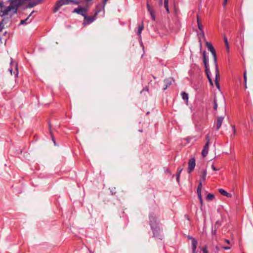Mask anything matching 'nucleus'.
Instances as JSON below:
<instances>
[{"label":"nucleus","instance_id":"obj_17","mask_svg":"<svg viewBox=\"0 0 253 253\" xmlns=\"http://www.w3.org/2000/svg\"><path fill=\"white\" fill-rule=\"evenodd\" d=\"M182 98L184 100H185L186 103L188 102V94L185 92H183L181 93Z\"/></svg>","mask_w":253,"mask_h":253},{"label":"nucleus","instance_id":"obj_38","mask_svg":"<svg viewBox=\"0 0 253 253\" xmlns=\"http://www.w3.org/2000/svg\"><path fill=\"white\" fill-rule=\"evenodd\" d=\"M223 248L224 250H229V249H230L231 247L230 246H225V247H223Z\"/></svg>","mask_w":253,"mask_h":253},{"label":"nucleus","instance_id":"obj_15","mask_svg":"<svg viewBox=\"0 0 253 253\" xmlns=\"http://www.w3.org/2000/svg\"><path fill=\"white\" fill-rule=\"evenodd\" d=\"M197 241L196 240L194 239L192 241V246L193 249V252H195V250L197 248Z\"/></svg>","mask_w":253,"mask_h":253},{"label":"nucleus","instance_id":"obj_5","mask_svg":"<svg viewBox=\"0 0 253 253\" xmlns=\"http://www.w3.org/2000/svg\"><path fill=\"white\" fill-rule=\"evenodd\" d=\"M215 84L218 89H219L220 85L219 84V82L220 80V75H219V71L218 68V65H216L215 67Z\"/></svg>","mask_w":253,"mask_h":253},{"label":"nucleus","instance_id":"obj_34","mask_svg":"<svg viewBox=\"0 0 253 253\" xmlns=\"http://www.w3.org/2000/svg\"><path fill=\"white\" fill-rule=\"evenodd\" d=\"M202 250L204 253H208V250L206 247L203 248Z\"/></svg>","mask_w":253,"mask_h":253},{"label":"nucleus","instance_id":"obj_2","mask_svg":"<svg viewBox=\"0 0 253 253\" xmlns=\"http://www.w3.org/2000/svg\"><path fill=\"white\" fill-rule=\"evenodd\" d=\"M9 21L8 18H4L0 22V37H1L7 33L6 31L3 32V30L7 27V24Z\"/></svg>","mask_w":253,"mask_h":253},{"label":"nucleus","instance_id":"obj_42","mask_svg":"<svg viewBox=\"0 0 253 253\" xmlns=\"http://www.w3.org/2000/svg\"><path fill=\"white\" fill-rule=\"evenodd\" d=\"M3 7L2 5V2H0V11L1 12V10H2V7Z\"/></svg>","mask_w":253,"mask_h":253},{"label":"nucleus","instance_id":"obj_49","mask_svg":"<svg viewBox=\"0 0 253 253\" xmlns=\"http://www.w3.org/2000/svg\"><path fill=\"white\" fill-rule=\"evenodd\" d=\"M223 108L225 109V101H224V99H223Z\"/></svg>","mask_w":253,"mask_h":253},{"label":"nucleus","instance_id":"obj_8","mask_svg":"<svg viewBox=\"0 0 253 253\" xmlns=\"http://www.w3.org/2000/svg\"><path fill=\"white\" fill-rule=\"evenodd\" d=\"M74 12H76L78 14H81L84 17V16H85L86 10L84 8L80 7L75 9L74 10Z\"/></svg>","mask_w":253,"mask_h":253},{"label":"nucleus","instance_id":"obj_20","mask_svg":"<svg viewBox=\"0 0 253 253\" xmlns=\"http://www.w3.org/2000/svg\"><path fill=\"white\" fill-rule=\"evenodd\" d=\"M214 198V196L212 194H209L207 196L206 199L207 200H212Z\"/></svg>","mask_w":253,"mask_h":253},{"label":"nucleus","instance_id":"obj_21","mask_svg":"<svg viewBox=\"0 0 253 253\" xmlns=\"http://www.w3.org/2000/svg\"><path fill=\"white\" fill-rule=\"evenodd\" d=\"M205 72L206 74L207 75V78L209 79V78H211L210 76V69L208 67V66H207V67H205Z\"/></svg>","mask_w":253,"mask_h":253},{"label":"nucleus","instance_id":"obj_35","mask_svg":"<svg viewBox=\"0 0 253 253\" xmlns=\"http://www.w3.org/2000/svg\"><path fill=\"white\" fill-rule=\"evenodd\" d=\"M211 168L213 170H215V171H217L219 169L216 168L213 165H211Z\"/></svg>","mask_w":253,"mask_h":253},{"label":"nucleus","instance_id":"obj_31","mask_svg":"<svg viewBox=\"0 0 253 253\" xmlns=\"http://www.w3.org/2000/svg\"><path fill=\"white\" fill-rule=\"evenodd\" d=\"M180 174L179 173H177L176 174V181L179 182V177H180Z\"/></svg>","mask_w":253,"mask_h":253},{"label":"nucleus","instance_id":"obj_32","mask_svg":"<svg viewBox=\"0 0 253 253\" xmlns=\"http://www.w3.org/2000/svg\"><path fill=\"white\" fill-rule=\"evenodd\" d=\"M232 127L233 130V134L234 135H236V128H235V126H232Z\"/></svg>","mask_w":253,"mask_h":253},{"label":"nucleus","instance_id":"obj_48","mask_svg":"<svg viewBox=\"0 0 253 253\" xmlns=\"http://www.w3.org/2000/svg\"><path fill=\"white\" fill-rule=\"evenodd\" d=\"M217 226V227H218V226H220V224H219V223H218V222H216V223H215V226Z\"/></svg>","mask_w":253,"mask_h":253},{"label":"nucleus","instance_id":"obj_25","mask_svg":"<svg viewBox=\"0 0 253 253\" xmlns=\"http://www.w3.org/2000/svg\"><path fill=\"white\" fill-rule=\"evenodd\" d=\"M244 81H245V87L247 88V74H246V71L245 72V73L244 74Z\"/></svg>","mask_w":253,"mask_h":253},{"label":"nucleus","instance_id":"obj_33","mask_svg":"<svg viewBox=\"0 0 253 253\" xmlns=\"http://www.w3.org/2000/svg\"><path fill=\"white\" fill-rule=\"evenodd\" d=\"M202 182L200 180L197 188H200V189H202Z\"/></svg>","mask_w":253,"mask_h":253},{"label":"nucleus","instance_id":"obj_26","mask_svg":"<svg viewBox=\"0 0 253 253\" xmlns=\"http://www.w3.org/2000/svg\"><path fill=\"white\" fill-rule=\"evenodd\" d=\"M201 190L202 189H200V188H197V194H198V196L199 199H201V197H202V195H201Z\"/></svg>","mask_w":253,"mask_h":253},{"label":"nucleus","instance_id":"obj_14","mask_svg":"<svg viewBox=\"0 0 253 253\" xmlns=\"http://www.w3.org/2000/svg\"><path fill=\"white\" fill-rule=\"evenodd\" d=\"M41 2V0H38L36 2H30L28 3L29 7H33L37 5L38 4H40Z\"/></svg>","mask_w":253,"mask_h":253},{"label":"nucleus","instance_id":"obj_12","mask_svg":"<svg viewBox=\"0 0 253 253\" xmlns=\"http://www.w3.org/2000/svg\"><path fill=\"white\" fill-rule=\"evenodd\" d=\"M203 63L204 64L205 67H207V66H208V59L207 57L206 56V52L204 51L203 53Z\"/></svg>","mask_w":253,"mask_h":253},{"label":"nucleus","instance_id":"obj_44","mask_svg":"<svg viewBox=\"0 0 253 253\" xmlns=\"http://www.w3.org/2000/svg\"><path fill=\"white\" fill-rule=\"evenodd\" d=\"M227 0H224V2H223V5L224 6H225L227 3Z\"/></svg>","mask_w":253,"mask_h":253},{"label":"nucleus","instance_id":"obj_41","mask_svg":"<svg viewBox=\"0 0 253 253\" xmlns=\"http://www.w3.org/2000/svg\"><path fill=\"white\" fill-rule=\"evenodd\" d=\"M187 238H188V239L189 240H191V241H193V240H194V239H194L192 237L190 236H188Z\"/></svg>","mask_w":253,"mask_h":253},{"label":"nucleus","instance_id":"obj_3","mask_svg":"<svg viewBox=\"0 0 253 253\" xmlns=\"http://www.w3.org/2000/svg\"><path fill=\"white\" fill-rule=\"evenodd\" d=\"M206 45L207 47L208 48V50L211 53L212 55H213V61H214V64L215 66V67H216V65H217V57H216V53L215 52V50L212 46V45L211 44V43L209 42H207L206 43Z\"/></svg>","mask_w":253,"mask_h":253},{"label":"nucleus","instance_id":"obj_11","mask_svg":"<svg viewBox=\"0 0 253 253\" xmlns=\"http://www.w3.org/2000/svg\"><path fill=\"white\" fill-rule=\"evenodd\" d=\"M147 7L148 11L149 12V13L151 15V18H152L153 20H155V16L154 14V12L153 11V10L151 9V6H150L148 1H147Z\"/></svg>","mask_w":253,"mask_h":253},{"label":"nucleus","instance_id":"obj_39","mask_svg":"<svg viewBox=\"0 0 253 253\" xmlns=\"http://www.w3.org/2000/svg\"><path fill=\"white\" fill-rule=\"evenodd\" d=\"M159 4L160 6H162L163 5V0H159Z\"/></svg>","mask_w":253,"mask_h":253},{"label":"nucleus","instance_id":"obj_52","mask_svg":"<svg viewBox=\"0 0 253 253\" xmlns=\"http://www.w3.org/2000/svg\"><path fill=\"white\" fill-rule=\"evenodd\" d=\"M164 1L169 2V0H164Z\"/></svg>","mask_w":253,"mask_h":253},{"label":"nucleus","instance_id":"obj_10","mask_svg":"<svg viewBox=\"0 0 253 253\" xmlns=\"http://www.w3.org/2000/svg\"><path fill=\"white\" fill-rule=\"evenodd\" d=\"M209 144V143H206L204 147V148L202 151V155L203 157H205L208 153Z\"/></svg>","mask_w":253,"mask_h":253},{"label":"nucleus","instance_id":"obj_40","mask_svg":"<svg viewBox=\"0 0 253 253\" xmlns=\"http://www.w3.org/2000/svg\"><path fill=\"white\" fill-rule=\"evenodd\" d=\"M108 0H104V1H103V3H103V8H104L105 5V4H106V2H107V1Z\"/></svg>","mask_w":253,"mask_h":253},{"label":"nucleus","instance_id":"obj_13","mask_svg":"<svg viewBox=\"0 0 253 253\" xmlns=\"http://www.w3.org/2000/svg\"><path fill=\"white\" fill-rule=\"evenodd\" d=\"M218 192L222 195L226 196L227 197H231L232 195L230 193H228L225 190L223 189H219Z\"/></svg>","mask_w":253,"mask_h":253},{"label":"nucleus","instance_id":"obj_1","mask_svg":"<svg viewBox=\"0 0 253 253\" xmlns=\"http://www.w3.org/2000/svg\"><path fill=\"white\" fill-rule=\"evenodd\" d=\"M70 3H73L76 5L79 4V2L77 0H59L56 2L53 11L56 12L58 11L61 6L64 5L69 4Z\"/></svg>","mask_w":253,"mask_h":253},{"label":"nucleus","instance_id":"obj_6","mask_svg":"<svg viewBox=\"0 0 253 253\" xmlns=\"http://www.w3.org/2000/svg\"><path fill=\"white\" fill-rule=\"evenodd\" d=\"M196 163L195 160L194 158H192L190 159L188 162V172L190 173L193 170L195 167Z\"/></svg>","mask_w":253,"mask_h":253},{"label":"nucleus","instance_id":"obj_46","mask_svg":"<svg viewBox=\"0 0 253 253\" xmlns=\"http://www.w3.org/2000/svg\"><path fill=\"white\" fill-rule=\"evenodd\" d=\"M225 242L228 244H230V241L229 240H227V239H225Z\"/></svg>","mask_w":253,"mask_h":253},{"label":"nucleus","instance_id":"obj_27","mask_svg":"<svg viewBox=\"0 0 253 253\" xmlns=\"http://www.w3.org/2000/svg\"><path fill=\"white\" fill-rule=\"evenodd\" d=\"M198 28L202 32H203V26H202V24L201 23V22H199V23H198Z\"/></svg>","mask_w":253,"mask_h":253},{"label":"nucleus","instance_id":"obj_7","mask_svg":"<svg viewBox=\"0 0 253 253\" xmlns=\"http://www.w3.org/2000/svg\"><path fill=\"white\" fill-rule=\"evenodd\" d=\"M224 118V116H218L216 118V130H218L219 128L221 127L222 122L223 121V119Z\"/></svg>","mask_w":253,"mask_h":253},{"label":"nucleus","instance_id":"obj_9","mask_svg":"<svg viewBox=\"0 0 253 253\" xmlns=\"http://www.w3.org/2000/svg\"><path fill=\"white\" fill-rule=\"evenodd\" d=\"M173 80L172 78H169L164 80L165 87L164 90H166L169 86L171 84Z\"/></svg>","mask_w":253,"mask_h":253},{"label":"nucleus","instance_id":"obj_51","mask_svg":"<svg viewBox=\"0 0 253 253\" xmlns=\"http://www.w3.org/2000/svg\"><path fill=\"white\" fill-rule=\"evenodd\" d=\"M101 7V6H100V5H98V6H97V8L98 9H99V7Z\"/></svg>","mask_w":253,"mask_h":253},{"label":"nucleus","instance_id":"obj_19","mask_svg":"<svg viewBox=\"0 0 253 253\" xmlns=\"http://www.w3.org/2000/svg\"><path fill=\"white\" fill-rule=\"evenodd\" d=\"M224 42H225L226 48L227 49V51H229V43H228V42L227 41V39L225 36L224 37Z\"/></svg>","mask_w":253,"mask_h":253},{"label":"nucleus","instance_id":"obj_47","mask_svg":"<svg viewBox=\"0 0 253 253\" xmlns=\"http://www.w3.org/2000/svg\"><path fill=\"white\" fill-rule=\"evenodd\" d=\"M16 75L17 76L18 75V69H17V65H16Z\"/></svg>","mask_w":253,"mask_h":253},{"label":"nucleus","instance_id":"obj_45","mask_svg":"<svg viewBox=\"0 0 253 253\" xmlns=\"http://www.w3.org/2000/svg\"><path fill=\"white\" fill-rule=\"evenodd\" d=\"M199 200H200V201L201 205V206H202V205H203V200H202V197H201V199H199Z\"/></svg>","mask_w":253,"mask_h":253},{"label":"nucleus","instance_id":"obj_53","mask_svg":"<svg viewBox=\"0 0 253 253\" xmlns=\"http://www.w3.org/2000/svg\"><path fill=\"white\" fill-rule=\"evenodd\" d=\"M10 60H11V63H12V59L11 58H10Z\"/></svg>","mask_w":253,"mask_h":253},{"label":"nucleus","instance_id":"obj_43","mask_svg":"<svg viewBox=\"0 0 253 253\" xmlns=\"http://www.w3.org/2000/svg\"><path fill=\"white\" fill-rule=\"evenodd\" d=\"M199 22H201L200 18L199 17V16L197 15V23H199Z\"/></svg>","mask_w":253,"mask_h":253},{"label":"nucleus","instance_id":"obj_29","mask_svg":"<svg viewBox=\"0 0 253 253\" xmlns=\"http://www.w3.org/2000/svg\"><path fill=\"white\" fill-rule=\"evenodd\" d=\"M217 106L218 105H217L216 100L215 99H214V106H213V109H214V110H217Z\"/></svg>","mask_w":253,"mask_h":253},{"label":"nucleus","instance_id":"obj_16","mask_svg":"<svg viewBox=\"0 0 253 253\" xmlns=\"http://www.w3.org/2000/svg\"><path fill=\"white\" fill-rule=\"evenodd\" d=\"M31 14H32V13L25 19L21 20L20 24H26L27 22H28V23L30 22L31 21V19L29 21H28V20H29L30 17L31 16Z\"/></svg>","mask_w":253,"mask_h":253},{"label":"nucleus","instance_id":"obj_22","mask_svg":"<svg viewBox=\"0 0 253 253\" xmlns=\"http://www.w3.org/2000/svg\"><path fill=\"white\" fill-rule=\"evenodd\" d=\"M206 175H207V170L205 169V170H203V171L202 172V174L201 175L202 180L203 181H205L206 180Z\"/></svg>","mask_w":253,"mask_h":253},{"label":"nucleus","instance_id":"obj_54","mask_svg":"<svg viewBox=\"0 0 253 253\" xmlns=\"http://www.w3.org/2000/svg\"><path fill=\"white\" fill-rule=\"evenodd\" d=\"M90 253H91V251H90Z\"/></svg>","mask_w":253,"mask_h":253},{"label":"nucleus","instance_id":"obj_23","mask_svg":"<svg viewBox=\"0 0 253 253\" xmlns=\"http://www.w3.org/2000/svg\"><path fill=\"white\" fill-rule=\"evenodd\" d=\"M144 29V26L143 24L141 25H140L138 27V32L137 33L138 35H140L142 31Z\"/></svg>","mask_w":253,"mask_h":253},{"label":"nucleus","instance_id":"obj_4","mask_svg":"<svg viewBox=\"0 0 253 253\" xmlns=\"http://www.w3.org/2000/svg\"><path fill=\"white\" fill-rule=\"evenodd\" d=\"M100 11V9H98L95 13L94 15L93 16H84V20L83 23L84 26H85L86 25L92 23L95 19L96 15Z\"/></svg>","mask_w":253,"mask_h":253},{"label":"nucleus","instance_id":"obj_37","mask_svg":"<svg viewBox=\"0 0 253 253\" xmlns=\"http://www.w3.org/2000/svg\"><path fill=\"white\" fill-rule=\"evenodd\" d=\"M182 169H183L182 168H178V172H177V173L180 174V173L181 172Z\"/></svg>","mask_w":253,"mask_h":253},{"label":"nucleus","instance_id":"obj_30","mask_svg":"<svg viewBox=\"0 0 253 253\" xmlns=\"http://www.w3.org/2000/svg\"><path fill=\"white\" fill-rule=\"evenodd\" d=\"M50 127H51V126H50V125H49V129H50V134H51V135L52 139L53 141L54 142V143H55V140H54V137H53V136L52 135V133H51V130H50Z\"/></svg>","mask_w":253,"mask_h":253},{"label":"nucleus","instance_id":"obj_28","mask_svg":"<svg viewBox=\"0 0 253 253\" xmlns=\"http://www.w3.org/2000/svg\"><path fill=\"white\" fill-rule=\"evenodd\" d=\"M210 134H207L206 136V137H205V139L206 140V143H210Z\"/></svg>","mask_w":253,"mask_h":253},{"label":"nucleus","instance_id":"obj_18","mask_svg":"<svg viewBox=\"0 0 253 253\" xmlns=\"http://www.w3.org/2000/svg\"><path fill=\"white\" fill-rule=\"evenodd\" d=\"M149 220H150V225L152 227L153 224L156 222V218H155V217L153 216V215H150Z\"/></svg>","mask_w":253,"mask_h":253},{"label":"nucleus","instance_id":"obj_50","mask_svg":"<svg viewBox=\"0 0 253 253\" xmlns=\"http://www.w3.org/2000/svg\"><path fill=\"white\" fill-rule=\"evenodd\" d=\"M9 71L10 72L11 74L12 75V69H9Z\"/></svg>","mask_w":253,"mask_h":253},{"label":"nucleus","instance_id":"obj_36","mask_svg":"<svg viewBox=\"0 0 253 253\" xmlns=\"http://www.w3.org/2000/svg\"><path fill=\"white\" fill-rule=\"evenodd\" d=\"M208 80H209V82L210 83V84L212 86L213 85V82H212V81L211 80V78H209Z\"/></svg>","mask_w":253,"mask_h":253},{"label":"nucleus","instance_id":"obj_24","mask_svg":"<svg viewBox=\"0 0 253 253\" xmlns=\"http://www.w3.org/2000/svg\"><path fill=\"white\" fill-rule=\"evenodd\" d=\"M168 3H169V2L164 1V6H165L167 12L169 13V11Z\"/></svg>","mask_w":253,"mask_h":253}]
</instances>
